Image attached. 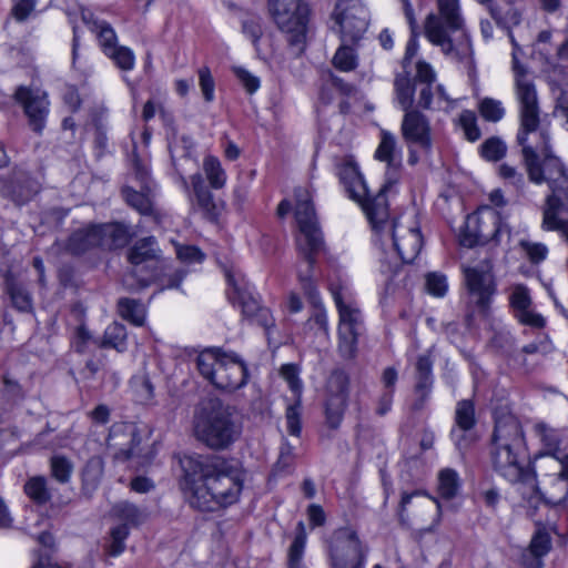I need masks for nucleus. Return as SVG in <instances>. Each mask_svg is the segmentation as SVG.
I'll list each match as a JSON object with an SVG mask.
<instances>
[{"label":"nucleus","instance_id":"1","mask_svg":"<svg viewBox=\"0 0 568 568\" xmlns=\"http://www.w3.org/2000/svg\"><path fill=\"white\" fill-rule=\"evenodd\" d=\"M491 465L494 470L510 485H520L523 499L537 510L541 506L555 508L568 498V480L552 477L542 490L537 480L536 460L528 452L521 423L511 414L495 418L491 435Z\"/></svg>","mask_w":568,"mask_h":568},{"label":"nucleus","instance_id":"2","mask_svg":"<svg viewBox=\"0 0 568 568\" xmlns=\"http://www.w3.org/2000/svg\"><path fill=\"white\" fill-rule=\"evenodd\" d=\"M180 466L179 489L192 509L215 513L240 501L246 480L241 462L193 453L181 458Z\"/></svg>","mask_w":568,"mask_h":568},{"label":"nucleus","instance_id":"3","mask_svg":"<svg viewBox=\"0 0 568 568\" xmlns=\"http://www.w3.org/2000/svg\"><path fill=\"white\" fill-rule=\"evenodd\" d=\"M395 182L396 179H387L374 196L373 204L365 206V213L373 227L392 240L399 260L403 263H412L423 247V236L414 217L388 219V204L385 193Z\"/></svg>","mask_w":568,"mask_h":568},{"label":"nucleus","instance_id":"4","mask_svg":"<svg viewBox=\"0 0 568 568\" xmlns=\"http://www.w3.org/2000/svg\"><path fill=\"white\" fill-rule=\"evenodd\" d=\"M193 430L197 440L206 447L227 449L242 433L236 407L219 397L202 400L194 413Z\"/></svg>","mask_w":568,"mask_h":568},{"label":"nucleus","instance_id":"5","mask_svg":"<svg viewBox=\"0 0 568 568\" xmlns=\"http://www.w3.org/2000/svg\"><path fill=\"white\" fill-rule=\"evenodd\" d=\"M438 13L427 16L424 24L427 40L457 61L473 55L470 38L464 28L458 0H437Z\"/></svg>","mask_w":568,"mask_h":568},{"label":"nucleus","instance_id":"6","mask_svg":"<svg viewBox=\"0 0 568 568\" xmlns=\"http://www.w3.org/2000/svg\"><path fill=\"white\" fill-rule=\"evenodd\" d=\"M538 139L536 143L531 139L518 142L528 178L536 184L547 183L550 195L558 197L556 193L568 186V176L559 158L550 152L549 133H538Z\"/></svg>","mask_w":568,"mask_h":568},{"label":"nucleus","instance_id":"7","mask_svg":"<svg viewBox=\"0 0 568 568\" xmlns=\"http://www.w3.org/2000/svg\"><path fill=\"white\" fill-rule=\"evenodd\" d=\"M514 44L513 71L515 75V94L519 103V130L517 142H526L530 135L538 136V133H548V130L540 125V108L536 87L528 77L526 69L519 63L517 44L511 37Z\"/></svg>","mask_w":568,"mask_h":568},{"label":"nucleus","instance_id":"8","mask_svg":"<svg viewBox=\"0 0 568 568\" xmlns=\"http://www.w3.org/2000/svg\"><path fill=\"white\" fill-rule=\"evenodd\" d=\"M346 286H327L337 314V353L344 361H354L358 355L361 328L363 326L362 314L358 307L346 303L343 290Z\"/></svg>","mask_w":568,"mask_h":568},{"label":"nucleus","instance_id":"9","mask_svg":"<svg viewBox=\"0 0 568 568\" xmlns=\"http://www.w3.org/2000/svg\"><path fill=\"white\" fill-rule=\"evenodd\" d=\"M250 287L227 286L226 298L233 308L240 312L242 322L262 328L264 335L270 338L276 327L275 317L272 310L263 304L262 296L252 292Z\"/></svg>","mask_w":568,"mask_h":568},{"label":"nucleus","instance_id":"10","mask_svg":"<svg viewBox=\"0 0 568 568\" xmlns=\"http://www.w3.org/2000/svg\"><path fill=\"white\" fill-rule=\"evenodd\" d=\"M270 12L278 28L287 34L290 45L301 53L307 32L310 9L301 0H268Z\"/></svg>","mask_w":568,"mask_h":568},{"label":"nucleus","instance_id":"11","mask_svg":"<svg viewBox=\"0 0 568 568\" xmlns=\"http://www.w3.org/2000/svg\"><path fill=\"white\" fill-rule=\"evenodd\" d=\"M368 547L351 526L334 529L328 548L331 568H366Z\"/></svg>","mask_w":568,"mask_h":568},{"label":"nucleus","instance_id":"12","mask_svg":"<svg viewBox=\"0 0 568 568\" xmlns=\"http://www.w3.org/2000/svg\"><path fill=\"white\" fill-rule=\"evenodd\" d=\"M295 220L298 226L296 245L298 252H320L323 236L318 225L312 196L306 189L295 190Z\"/></svg>","mask_w":568,"mask_h":568},{"label":"nucleus","instance_id":"13","mask_svg":"<svg viewBox=\"0 0 568 568\" xmlns=\"http://www.w3.org/2000/svg\"><path fill=\"white\" fill-rule=\"evenodd\" d=\"M351 378L342 368H334L327 377L324 398L325 425L331 430H337L348 406Z\"/></svg>","mask_w":568,"mask_h":568},{"label":"nucleus","instance_id":"14","mask_svg":"<svg viewBox=\"0 0 568 568\" xmlns=\"http://www.w3.org/2000/svg\"><path fill=\"white\" fill-rule=\"evenodd\" d=\"M501 230H507V226L501 222L499 212L489 206H484L477 213L467 216L465 229L460 235V243L467 247L484 245L497 240Z\"/></svg>","mask_w":568,"mask_h":568},{"label":"nucleus","instance_id":"15","mask_svg":"<svg viewBox=\"0 0 568 568\" xmlns=\"http://www.w3.org/2000/svg\"><path fill=\"white\" fill-rule=\"evenodd\" d=\"M334 19L339 26L344 43L358 41L368 26L367 9L359 0H338L334 10Z\"/></svg>","mask_w":568,"mask_h":568},{"label":"nucleus","instance_id":"16","mask_svg":"<svg viewBox=\"0 0 568 568\" xmlns=\"http://www.w3.org/2000/svg\"><path fill=\"white\" fill-rule=\"evenodd\" d=\"M14 100L23 108L30 128L34 132L41 133L49 113L47 93L39 89L20 85L14 92Z\"/></svg>","mask_w":568,"mask_h":568},{"label":"nucleus","instance_id":"17","mask_svg":"<svg viewBox=\"0 0 568 568\" xmlns=\"http://www.w3.org/2000/svg\"><path fill=\"white\" fill-rule=\"evenodd\" d=\"M0 193L17 205L29 202L40 190L39 182L22 168H14L0 179Z\"/></svg>","mask_w":568,"mask_h":568},{"label":"nucleus","instance_id":"18","mask_svg":"<svg viewBox=\"0 0 568 568\" xmlns=\"http://www.w3.org/2000/svg\"><path fill=\"white\" fill-rule=\"evenodd\" d=\"M248 378L250 372L246 363L237 354L227 353V358H224L217 368L213 386L226 393H234L244 387Z\"/></svg>","mask_w":568,"mask_h":568},{"label":"nucleus","instance_id":"19","mask_svg":"<svg viewBox=\"0 0 568 568\" xmlns=\"http://www.w3.org/2000/svg\"><path fill=\"white\" fill-rule=\"evenodd\" d=\"M509 310L513 317L523 326L542 329L547 325L546 318L532 310L528 286H515L509 295Z\"/></svg>","mask_w":568,"mask_h":568},{"label":"nucleus","instance_id":"20","mask_svg":"<svg viewBox=\"0 0 568 568\" xmlns=\"http://www.w3.org/2000/svg\"><path fill=\"white\" fill-rule=\"evenodd\" d=\"M337 174L349 197L365 206L372 205L374 197L369 199L368 189L353 158H344L337 166Z\"/></svg>","mask_w":568,"mask_h":568},{"label":"nucleus","instance_id":"21","mask_svg":"<svg viewBox=\"0 0 568 568\" xmlns=\"http://www.w3.org/2000/svg\"><path fill=\"white\" fill-rule=\"evenodd\" d=\"M402 134L406 141L418 144L427 152L430 150L429 122L419 111L413 109L405 112L402 122Z\"/></svg>","mask_w":568,"mask_h":568},{"label":"nucleus","instance_id":"22","mask_svg":"<svg viewBox=\"0 0 568 568\" xmlns=\"http://www.w3.org/2000/svg\"><path fill=\"white\" fill-rule=\"evenodd\" d=\"M434 362L429 355L423 354L417 357L415 364L414 393L424 403L430 395L434 385L433 374Z\"/></svg>","mask_w":568,"mask_h":568},{"label":"nucleus","instance_id":"23","mask_svg":"<svg viewBox=\"0 0 568 568\" xmlns=\"http://www.w3.org/2000/svg\"><path fill=\"white\" fill-rule=\"evenodd\" d=\"M562 207V202L555 195L546 197L542 207V229L546 231L559 232L568 242V221L559 217V212Z\"/></svg>","mask_w":568,"mask_h":568},{"label":"nucleus","instance_id":"24","mask_svg":"<svg viewBox=\"0 0 568 568\" xmlns=\"http://www.w3.org/2000/svg\"><path fill=\"white\" fill-rule=\"evenodd\" d=\"M227 358V352L222 347H211L201 352L196 357V368L200 375L213 385L217 368Z\"/></svg>","mask_w":568,"mask_h":568},{"label":"nucleus","instance_id":"25","mask_svg":"<svg viewBox=\"0 0 568 568\" xmlns=\"http://www.w3.org/2000/svg\"><path fill=\"white\" fill-rule=\"evenodd\" d=\"M95 227L100 247L108 250L123 247L130 240L128 227L121 223H108L95 225Z\"/></svg>","mask_w":568,"mask_h":568},{"label":"nucleus","instance_id":"26","mask_svg":"<svg viewBox=\"0 0 568 568\" xmlns=\"http://www.w3.org/2000/svg\"><path fill=\"white\" fill-rule=\"evenodd\" d=\"M116 312L125 322L142 327L146 322L148 305L141 300L120 297L116 302Z\"/></svg>","mask_w":568,"mask_h":568},{"label":"nucleus","instance_id":"27","mask_svg":"<svg viewBox=\"0 0 568 568\" xmlns=\"http://www.w3.org/2000/svg\"><path fill=\"white\" fill-rule=\"evenodd\" d=\"M307 545V531L304 523L300 520L294 530V537L287 549L286 568H303V560Z\"/></svg>","mask_w":568,"mask_h":568},{"label":"nucleus","instance_id":"28","mask_svg":"<svg viewBox=\"0 0 568 568\" xmlns=\"http://www.w3.org/2000/svg\"><path fill=\"white\" fill-rule=\"evenodd\" d=\"M462 479L456 469L446 467L437 474V495L439 499L452 500L456 498L462 489Z\"/></svg>","mask_w":568,"mask_h":568},{"label":"nucleus","instance_id":"29","mask_svg":"<svg viewBox=\"0 0 568 568\" xmlns=\"http://www.w3.org/2000/svg\"><path fill=\"white\" fill-rule=\"evenodd\" d=\"M103 348H113L119 353H123L128 348V331L126 327L118 322H113L104 331L103 338L100 344Z\"/></svg>","mask_w":568,"mask_h":568},{"label":"nucleus","instance_id":"30","mask_svg":"<svg viewBox=\"0 0 568 568\" xmlns=\"http://www.w3.org/2000/svg\"><path fill=\"white\" fill-rule=\"evenodd\" d=\"M375 158L379 161L386 162L388 166L399 165L400 153L397 150L396 139L392 133L382 131L381 142L375 152Z\"/></svg>","mask_w":568,"mask_h":568},{"label":"nucleus","instance_id":"31","mask_svg":"<svg viewBox=\"0 0 568 568\" xmlns=\"http://www.w3.org/2000/svg\"><path fill=\"white\" fill-rule=\"evenodd\" d=\"M23 493L31 501L40 506L49 503L52 497L47 485V479L41 475L30 477L23 486Z\"/></svg>","mask_w":568,"mask_h":568},{"label":"nucleus","instance_id":"32","mask_svg":"<svg viewBox=\"0 0 568 568\" xmlns=\"http://www.w3.org/2000/svg\"><path fill=\"white\" fill-rule=\"evenodd\" d=\"M98 236L95 226L79 230L70 236L69 250L74 254H81L92 247H100Z\"/></svg>","mask_w":568,"mask_h":568},{"label":"nucleus","instance_id":"33","mask_svg":"<svg viewBox=\"0 0 568 568\" xmlns=\"http://www.w3.org/2000/svg\"><path fill=\"white\" fill-rule=\"evenodd\" d=\"M155 244L154 237L138 241L129 251L128 258L130 263L139 265L148 261L156 260L159 250Z\"/></svg>","mask_w":568,"mask_h":568},{"label":"nucleus","instance_id":"34","mask_svg":"<svg viewBox=\"0 0 568 568\" xmlns=\"http://www.w3.org/2000/svg\"><path fill=\"white\" fill-rule=\"evenodd\" d=\"M455 424L463 432H469L477 424L476 408L473 399H460L456 404Z\"/></svg>","mask_w":568,"mask_h":568},{"label":"nucleus","instance_id":"35","mask_svg":"<svg viewBox=\"0 0 568 568\" xmlns=\"http://www.w3.org/2000/svg\"><path fill=\"white\" fill-rule=\"evenodd\" d=\"M467 284H493L494 275L488 258L463 268Z\"/></svg>","mask_w":568,"mask_h":568},{"label":"nucleus","instance_id":"36","mask_svg":"<svg viewBox=\"0 0 568 568\" xmlns=\"http://www.w3.org/2000/svg\"><path fill=\"white\" fill-rule=\"evenodd\" d=\"M151 193L143 190L136 191L132 186H125L122 190L125 202L141 214L152 212Z\"/></svg>","mask_w":568,"mask_h":568},{"label":"nucleus","instance_id":"37","mask_svg":"<svg viewBox=\"0 0 568 568\" xmlns=\"http://www.w3.org/2000/svg\"><path fill=\"white\" fill-rule=\"evenodd\" d=\"M396 99L402 109L406 112L413 110L414 91L410 79L406 73H399L395 78Z\"/></svg>","mask_w":568,"mask_h":568},{"label":"nucleus","instance_id":"38","mask_svg":"<svg viewBox=\"0 0 568 568\" xmlns=\"http://www.w3.org/2000/svg\"><path fill=\"white\" fill-rule=\"evenodd\" d=\"M302 409L303 398H293V402L285 409L286 429L293 437L302 435Z\"/></svg>","mask_w":568,"mask_h":568},{"label":"nucleus","instance_id":"39","mask_svg":"<svg viewBox=\"0 0 568 568\" xmlns=\"http://www.w3.org/2000/svg\"><path fill=\"white\" fill-rule=\"evenodd\" d=\"M195 205L203 216L211 222L217 221L224 207L223 203L214 201L213 194L209 190L195 195Z\"/></svg>","mask_w":568,"mask_h":568},{"label":"nucleus","instance_id":"40","mask_svg":"<svg viewBox=\"0 0 568 568\" xmlns=\"http://www.w3.org/2000/svg\"><path fill=\"white\" fill-rule=\"evenodd\" d=\"M282 378L287 383L293 398H303L304 385L300 377L301 368L295 363L283 364L280 368Z\"/></svg>","mask_w":568,"mask_h":568},{"label":"nucleus","instance_id":"41","mask_svg":"<svg viewBox=\"0 0 568 568\" xmlns=\"http://www.w3.org/2000/svg\"><path fill=\"white\" fill-rule=\"evenodd\" d=\"M130 535V528L126 524L114 526L110 530L111 542L105 548L109 557H119L125 550V540Z\"/></svg>","mask_w":568,"mask_h":568},{"label":"nucleus","instance_id":"42","mask_svg":"<svg viewBox=\"0 0 568 568\" xmlns=\"http://www.w3.org/2000/svg\"><path fill=\"white\" fill-rule=\"evenodd\" d=\"M206 179L213 189H222L226 183V173L221 162L214 156H206L203 162Z\"/></svg>","mask_w":568,"mask_h":568},{"label":"nucleus","instance_id":"43","mask_svg":"<svg viewBox=\"0 0 568 568\" xmlns=\"http://www.w3.org/2000/svg\"><path fill=\"white\" fill-rule=\"evenodd\" d=\"M51 476L60 484H68L73 473V464L64 455H53L50 458Z\"/></svg>","mask_w":568,"mask_h":568},{"label":"nucleus","instance_id":"44","mask_svg":"<svg viewBox=\"0 0 568 568\" xmlns=\"http://www.w3.org/2000/svg\"><path fill=\"white\" fill-rule=\"evenodd\" d=\"M507 146L504 141L497 136L487 139L480 145V155L487 161H499L506 154Z\"/></svg>","mask_w":568,"mask_h":568},{"label":"nucleus","instance_id":"45","mask_svg":"<svg viewBox=\"0 0 568 568\" xmlns=\"http://www.w3.org/2000/svg\"><path fill=\"white\" fill-rule=\"evenodd\" d=\"M333 65L343 72L354 70L357 65V59L354 50L346 44L341 45L333 57Z\"/></svg>","mask_w":568,"mask_h":568},{"label":"nucleus","instance_id":"46","mask_svg":"<svg viewBox=\"0 0 568 568\" xmlns=\"http://www.w3.org/2000/svg\"><path fill=\"white\" fill-rule=\"evenodd\" d=\"M470 296H476V305L484 314L488 313L497 286H465Z\"/></svg>","mask_w":568,"mask_h":568},{"label":"nucleus","instance_id":"47","mask_svg":"<svg viewBox=\"0 0 568 568\" xmlns=\"http://www.w3.org/2000/svg\"><path fill=\"white\" fill-rule=\"evenodd\" d=\"M478 110L480 115L489 122H498L505 114V109L500 101L485 98L479 102Z\"/></svg>","mask_w":568,"mask_h":568},{"label":"nucleus","instance_id":"48","mask_svg":"<svg viewBox=\"0 0 568 568\" xmlns=\"http://www.w3.org/2000/svg\"><path fill=\"white\" fill-rule=\"evenodd\" d=\"M458 122L468 141L475 142L480 138V130L477 125V118L474 111L464 110L459 114Z\"/></svg>","mask_w":568,"mask_h":568},{"label":"nucleus","instance_id":"49","mask_svg":"<svg viewBox=\"0 0 568 568\" xmlns=\"http://www.w3.org/2000/svg\"><path fill=\"white\" fill-rule=\"evenodd\" d=\"M114 509L116 517L124 520L128 526L138 527L141 524V511L135 504L123 501L118 504Z\"/></svg>","mask_w":568,"mask_h":568},{"label":"nucleus","instance_id":"50","mask_svg":"<svg viewBox=\"0 0 568 568\" xmlns=\"http://www.w3.org/2000/svg\"><path fill=\"white\" fill-rule=\"evenodd\" d=\"M12 305L20 312H29L32 308V298L29 293L24 292V286H6Z\"/></svg>","mask_w":568,"mask_h":568},{"label":"nucleus","instance_id":"51","mask_svg":"<svg viewBox=\"0 0 568 568\" xmlns=\"http://www.w3.org/2000/svg\"><path fill=\"white\" fill-rule=\"evenodd\" d=\"M527 548L545 557L551 549V537L549 532L545 529H537Z\"/></svg>","mask_w":568,"mask_h":568},{"label":"nucleus","instance_id":"52","mask_svg":"<svg viewBox=\"0 0 568 568\" xmlns=\"http://www.w3.org/2000/svg\"><path fill=\"white\" fill-rule=\"evenodd\" d=\"M519 246L521 247V250L526 254L527 258L531 263H539V262L544 261L548 254V248L542 243H536V242H530L527 240H521L519 242Z\"/></svg>","mask_w":568,"mask_h":568},{"label":"nucleus","instance_id":"53","mask_svg":"<svg viewBox=\"0 0 568 568\" xmlns=\"http://www.w3.org/2000/svg\"><path fill=\"white\" fill-rule=\"evenodd\" d=\"M93 26L99 29L98 37L101 47L103 48V51L105 54H108L110 51L116 48V36L114 30L110 27V24L103 22L98 24L97 22H93Z\"/></svg>","mask_w":568,"mask_h":568},{"label":"nucleus","instance_id":"54","mask_svg":"<svg viewBox=\"0 0 568 568\" xmlns=\"http://www.w3.org/2000/svg\"><path fill=\"white\" fill-rule=\"evenodd\" d=\"M106 55H109L122 70H131L134 65V54L126 47H116Z\"/></svg>","mask_w":568,"mask_h":568},{"label":"nucleus","instance_id":"55","mask_svg":"<svg viewBox=\"0 0 568 568\" xmlns=\"http://www.w3.org/2000/svg\"><path fill=\"white\" fill-rule=\"evenodd\" d=\"M317 252H300V254L303 256V260L298 264L297 268V275L298 280L303 283L311 282L316 280L314 277V260L313 255Z\"/></svg>","mask_w":568,"mask_h":568},{"label":"nucleus","instance_id":"56","mask_svg":"<svg viewBox=\"0 0 568 568\" xmlns=\"http://www.w3.org/2000/svg\"><path fill=\"white\" fill-rule=\"evenodd\" d=\"M242 30L257 48V42L262 36L261 19L256 16H247L242 21Z\"/></svg>","mask_w":568,"mask_h":568},{"label":"nucleus","instance_id":"57","mask_svg":"<svg viewBox=\"0 0 568 568\" xmlns=\"http://www.w3.org/2000/svg\"><path fill=\"white\" fill-rule=\"evenodd\" d=\"M176 256L184 263H201L204 260L202 251L194 245H175Z\"/></svg>","mask_w":568,"mask_h":568},{"label":"nucleus","instance_id":"58","mask_svg":"<svg viewBox=\"0 0 568 568\" xmlns=\"http://www.w3.org/2000/svg\"><path fill=\"white\" fill-rule=\"evenodd\" d=\"M515 341L508 333L495 332L489 339V346L501 355L508 354L509 349L514 346Z\"/></svg>","mask_w":568,"mask_h":568},{"label":"nucleus","instance_id":"59","mask_svg":"<svg viewBox=\"0 0 568 568\" xmlns=\"http://www.w3.org/2000/svg\"><path fill=\"white\" fill-rule=\"evenodd\" d=\"M37 0H14L11 14L18 22L26 21L34 11Z\"/></svg>","mask_w":568,"mask_h":568},{"label":"nucleus","instance_id":"60","mask_svg":"<svg viewBox=\"0 0 568 568\" xmlns=\"http://www.w3.org/2000/svg\"><path fill=\"white\" fill-rule=\"evenodd\" d=\"M314 312L310 318L322 332H328V316L326 308L320 298L313 301Z\"/></svg>","mask_w":568,"mask_h":568},{"label":"nucleus","instance_id":"61","mask_svg":"<svg viewBox=\"0 0 568 568\" xmlns=\"http://www.w3.org/2000/svg\"><path fill=\"white\" fill-rule=\"evenodd\" d=\"M199 80L205 101L211 102L214 98V80L209 68L204 67L199 70Z\"/></svg>","mask_w":568,"mask_h":568},{"label":"nucleus","instance_id":"62","mask_svg":"<svg viewBox=\"0 0 568 568\" xmlns=\"http://www.w3.org/2000/svg\"><path fill=\"white\" fill-rule=\"evenodd\" d=\"M102 473V462L99 458H90L82 469V481H97Z\"/></svg>","mask_w":568,"mask_h":568},{"label":"nucleus","instance_id":"63","mask_svg":"<svg viewBox=\"0 0 568 568\" xmlns=\"http://www.w3.org/2000/svg\"><path fill=\"white\" fill-rule=\"evenodd\" d=\"M306 515L312 528L322 527L326 523L325 510L318 504H310L306 508Z\"/></svg>","mask_w":568,"mask_h":568},{"label":"nucleus","instance_id":"64","mask_svg":"<svg viewBox=\"0 0 568 568\" xmlns=\"http://www.w3.org/2000/svg\"><path fill=\"white\" fill-rule=\"evenodd\" d=\"M519 565L521 568H544V557L537 552L524 549L519 556Z\"/></svg>","mask_w":568,"mask_h":568}]
</instances>
